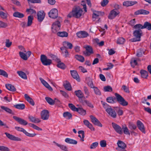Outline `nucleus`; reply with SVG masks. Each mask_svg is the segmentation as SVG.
<instances>
[{
  "label": "nucleus",
  "mask_w": 151,
  "mask_h": 151,
  "mask_svg": "<svg viewBox=\"0 0 151 151\" xmlns=\"http://www.w3.org/2000/svg\"><path fill=\"white\" fill-rule=\"evenodd\" d=\"M114 95L115 97L112 96L108 97L106 99L107 102L113 104L115 102V101L116 99L118 103L122 105L125 106L128 105V102L126 101L120 94L117 93H115Z\"/></svg>",
  "instance_id": "nucleus-1"
},
{
  "label": "nucleus",
  "mask_w": 151,
  "mask_h": 151,
  "mask_svg": "<svg viewBox=\"0 0 151 151\" xmlns=\"http://www.w3.org/2000/svg\"><path fill=\"white\" fill-rule=\"evenodd\" d=\"M141 25V24H137L134 26V28L136 30L133 33V35L134 37L129 40V41L131 42L139 41L140 40L142 34V31L141 29H143L140 27L139 25Z\"/></svg>",
  "instance_id": "nucleus-2"
},
{
  "label": "nucleus",
  "mask_w": 151,
  "mask_h": 151,
  "mask_svg": "<svg viewBox=\"0 0 151 151\" xmlns=\"http://www.w3.org/2000/svg\"><path fill=\"white\" fill-rule=\"evenodd\" d=\"M82 9L79 6L73 9L72 12H70L68 15V17L69 18L74 17L77 18H79L83 13Z\"/></svg>",
  "instance_id": "nucleus-3"
},
{
  "label": "nucleus",
  "mask_w": 151,
  "mask_h": 151,
  "mask_svg": "<svg viewBox=\"0 0 151 151\" xmlns=\"http://www.w3.org/2000/svg\"><path fill=\"white\" fill-rule=\"evenodd\" d=\"M40 60L42 64L45 65H50L52 63L51 60L47 58V57L44 55H41Z\"/></svg>",
  "instance_id": "nucleus-4"
},
{
  "label": "nucleus",
  "mask_w": 151,
  "mask_h": 151,
  "mask_svg": "<svg viewBox=\"0 0 151 151\" xmlns=\"http://www.w3.org/2000/svg\"><path fill=\"white\" fill-rule=\"evenodd\" d=\"M106 111L108 114L109 117L113 118H115L117 117V114L115 110L112 108L111 107H109L108 109L106 110Z\"/></svg>",
  "instance_id": "nucleus-5"
},
{
  "label": "nucleus",
  "mask_w": 151,
  "mask_h": 151,
  "mask_svg": "<svg viewBox=\"0 0 151 151\" xmlns=\"http://www.w3.org/2000/svg\"><path fill=\"white\" fill-rule=\"evenodd\" d=\"M86 51L83 52V54L86 56H90L93 53L92 47L89 45H86L84 47Z\"/></svg>",
  "instance_id": "nucleus-6"
},
{
  "label": "nucleus",
  "mask_w": 151,
  "mask_h": 151,
  "mask_svg": "<svg viewBox=\"0 0 151 151\" xmlns=\"http://www.w3.org/2000/svg\"><path fill=\"white\" fill-rule=\"evenodd\" d=\"M119 13V11L115 9L111 10L109 14L108 18L109 19H111L114 18Z\"/></svg>",
  "instance_id": "nucleus-7"
},
{
  "label": "nucleus",
  "mask_w": 151,
  "mask_h": 151,
  "mask_svg": "<svg viewBox=\"0 0 151 151\" xmlns=\"http://www.w3.org/2000/svg\"><path fill=\"white\" fill-rule=\"evenodd\" d=\"M15 128L18 131L22 132L26 136L28 137H33L36 135V134L35 133H29L27 132L24 129L19 127H15Z\"/></svg>",
  "instance_id": "nucleus-8"
},
{
  "label": "nucleus",
  "mask_w": 151,
  "mask_h": 151,
  "mask_svg": "<svg viewBox=\"0 0 151 151\" xmlns=\"http://www.w3.org/2000/svg\"><path fill=\"white\" fill-rule=\"evenodd\" d=\"M49 17L53 19L57 18L58 16V11L56 9H52L49 13Z\"/></svg>",
  "instance_id": "nucleus-9"
},
{
  "label": "nucleus",
  "mask_w": 151,
  "mask_h": 151,
  "mask_svg": "<svg viewBox=\"0 0 151 151\" xmlns=\"http://www.w3.org/2000/svg\"><path fill=\"white\" fill-rule=\"evenodd\" d=\"M41 116L42 119L43 120H47L49 117V113L47 110H43L41 113Z\"/></svg>",
  "instance_id": "nucleus-10"
},
{
  "label": "nucleus",
  "mask_w": 151,
  "mask_h": 151,
  "mask_svg": "<svg viewBox=\"0 0 151 151\" xmlns=\"http://www.w3.org/2000/svg\"><path fill=\"white\" fill-rule=\"evenodd\" d=\"M91 119V122L95 125L100 127H102V125L100 121L95 117L93 115H91L90 116Z\"/></svg>",
  "instance_id": "nucleus-11"
},
{
  "label": "nucleus",
  "mask_w": 151,
  "mask_h": 151,
  "mask_svg": "<svg viewBox=\"0 0 151 151\" xmlns=\"http://www.w3.org/2000/svg\"><path fill=\"white\" fill-rule=\"evenodd\" d=\"M112 125L113 127L116 132L120 134H123L122 128L118 125L113 122L112 123Z\"/></svg>",
  "instance_id": "nucleus-12"
},
{
  "label": "nucleus",
  "mask_w": 151,
  "mask_h": 151,
  "mask_svg": "<svg viewBox=\"0 0 151 151\" xmlns=\"http://www.w3.org/2000/svg\"><path fill=\"white\" fill-rule=\"evenodd\" d=\"M91 10L93 12L92 19L93 21H95L97 18L104 14V12H102L100 11H96L92 9H91Z\"/></svg>",
  "instance_id": "nucleus-13"
},
{
  "label": "nucleus",
  "mask_w": 151,
  "mask_h": 151,
  "mask_svg": "<svg viewBox=\"0 0 151 151\" xmlns=\"http://www.w3.org/2000/svg\"><path fill=\"white\" fill-rule=\"evenodd\" d=\"M117 144L118 146V147L116 148V150L126 148L127 147V145L126 144L121 140H119L117 143Z\"/></svg>",
  "instance_id": "nucleus-14"
},
{
  "label": "nucleus",
  "mask_w": 151,
  "mask_h": 151,
  "mask_svg": "<svg viewBox=\"0 0 151 151\" xmlns=\"http://www.w3.org/2000/svg\"><path fill=\"white\" fill-rule=\"evenodd\" d=\"M13 118L20 124L26 125L28 124L26 120L21 118L15 116H13Z\"/></svg>",
  "instance_id": "nucleus-15"
},
{
  "label": "nucleus",
  "mask_w": 151,
  "mask_h": 151,
  "mask_svg": "<svg viewBox=\"0 0 151 151\" xmlns=\"http://www.w3.org/2000/svg\"><path fill=\"white\" fill-rule=\"evenodd\" d=\"M45 16V13L43 11H40L37 13V19L40 22H42Z\"/></svg>",
  "instance_id": "nucleus-16"
},
{
  "label": "nucleus",
  "mask_w": 151,
  "mask_h": 151,
  "mask_svg": "<svg viewBox=\"0 0 151 151\" xmlns=\"http://www.w3.org/2000/svg\"><path fill=\"white\" fill-rule=\"evenodd\" d=\"M137 124L138 129L143 133H145V127L142 122L139 120H138L137 122Z\"/></svg>",
  "instance_id": "nucleus-17"
},
{
  "label": "nucleus",
  "mask_w": 151,
  "mask_h": 151,
  "mask_svg": "<svg viewBox=\"0 0 151 151\" xmlns=\"http://www.w3.org/2000/svg\"><path fill=\"white\" fill-rule=\"evenodd\" d=\"M5 134L6 135V136L7 138L11 140L17 141H20L21 140V139L20 138L16 137L6 132H5Z\"/></svg>",
  "instance_id": "nucleus-18"
},
{
  "label": "nucleus",
  "mask_w": 151,
  "mask_h": 151,
  "mask_svg": "<svg viewBox=\"0 0 151 151\" xmlns=\"http://www.w3.org/2000/svg\"><path fill=\"white\" fill-rule=\"evenodd\" d=\"M150 13L149 11L143 9H140L136 11L134 14L135 15L139 14L147 15Z\"/></svg>",
  "instance_id": "nucleus-19"
},
{
  "label": "nucleus",
  "mask_w": 151,
  "mask_h": 151,
  "mask_svg": "<svg viewBox=\"0 0 151 151\" xmlns=\"http://www.w3.org/2000/svg\"><path fill=\"white\" fill-rule=\"evenodd\" d=\"M77 36L80 38H83L87 37L88 35V33L85 31H80L78 32Z\"/></svg>",
  "instance_id": "nucleus-20"
},
{
  "label": "nucleus",
  "mask_w": 151,
  "mask_h": 151,
  "mask_svg": "<svg viewBox=\"0 0 151 151\" xmlns=\"http://www.w3.org/2000/svg\"><path fill=\"white\" fill-rule=\"evenodd\" d=\"M140 26L139 27L142 28H147L148 30H151V24L147 22H145L144 24V25H139Z\"/></svg>",
  "instance_id": "nucleus-21"
},
{
  "label": "nucleus",
  "mask_w": 151,
  "mask_h": 151,
  "mask_svg": "<svg viewBox=\"0 0 151 151\" xmlns=\"http://www.w3.org/2000/svg\"><path fill=\"white\" fill-rule=\"evenodd\" d=\"M70 73L73 78L76 79L78 81H80L79 76L76 71L74 70H71Z\"/></svg>",
  "instance_id": "nucleus-22"
},
{
  "label": "nucleus",
  "mask_w": 151,
  "mask_h": 151,
  "mask_svg": "<svg viewBox=\"0 0 151 151\" xmlns=\"http://www.w3.org/2000/svg\"><path fill=\"white\" fill-rule=\"evenodd\" d=\"M40 80L41 81L42 83L49 90L52 91V87L49 85V84L45 81L44 79L41 78H39Z\"/></svg>",
  "instance_id": "nucleus-23"
},
{
  "label": "nucleus",
  "mask_w": 151,
  "mask_h": 151,
  "mask_svg": "<svg viewBox=\"0 0 151 151\" xmlns=\"http://www.w3.org/2000/svg\"><path fill=\"white\" fill-rule=\"evenodd\" d=\"M137 3V2L136 1H127L123 3V5L124 6L127 7L133 5Z\"/></svg>",
  "instance_id": "nucleus-24"
},
{
  "label": "nucleus",
  "mask_w": 151,
  "mask_h": 151,
  "mask_svg": "<svg viewBox=\"0 0 151 151\" xmlns=\"http://www.w3.org/2000/svg\"><path fill=\"white\" fill-rule=\"evenodd\" d=\"M24 97L26 100L28 101L30 104L32 106H34L35 105V103L32 99L30 97L29 95L27 94H24Z\"/></svg>",
  "instance_id": "nucleus-25"
},
{
  "label": "nucleus",
  "mask_w": 151,
  "mask_h": 151,
  "mask_svg": "<svg viewBox=\"0 0 151 151\" xmlns=\"http://www.w3.org/2000/svg\"><path fill=\"white\" fill-rule=\"evenodd\" d=\"M74 93L75 95L78 98V99L80 98L85 99L83 93L81 90L76 91H75Z\"/></svg>",
  "instance_id": "nucleus-26"
},
{
  "label": "nucleus",
  "mask_w": 151,
  "mask_h": 151,
  "mask_svg": "<svg viewBox=\"0 0 151 151\" xmlns=\"http://www.w3.org/2000/svg\"><path fill=\"white\" fill-rule=\"evenodd\" d=\"M63 47H65L66 49H71L73 48L72 44L71 43L67 41H65L63 42Z\"/></svg>",
  "instance_id": "nucleus-27"
},
{
  "label": "nucleus",
  "mask_w": 151,
  "mask_h": 151,
  "mask_svg": "<svg viewBox=\"0 0 151 151\" xmlns=\"http://www.w3.org/2000/svg\"><path fill=\"white\" fill-rule=\"evenodd\" d=\"M65 141L68 143L73 145H76L78 142L76 140L68 138H66Z\"/></svg>",
  "instance_id": "nucleus-28"
},
{
  "label": "nucleus",
  "mask_w": 151,
  "mask_h": 151,
  "mask_svg": "<svg viewBox=\"0 0 151 151\" xmlns=\"http://www.w3.org/2000/svg\"><path fill=\"white\" fill-rule=\"evenodd\" d=\"M28 119L31 122L35 123H39L40 122V120L39 119L35 117L32 116H29Z\"/></svg>",
  "instance_id": "nucleus-29"
},
{
  "label": "nucleus",
  "mask_w": 151,
  "mask_h": 151,
  "mask_svg": "<svg viewBox=\"0 0 151 151\" xmlns=\"http://www.w3.org/2000/svg\"><path fill=\"white\" fill-rule=\"evenodd\" d=\"M1 108L8 113L14 114V113L12 110L7 107L4 106H1Z\"/></svg>",
  "instance_id": "nucleus-30"
},
{
  "label": "nucleus",
  "mask_w": 151,
  "mask_h": 151,
  "mask_svg": "<svg viewBox=\"0 0 151 151\" xmlns=\"http://www.w3.org/2000/svg\"><path fill=\"white\" fill-rule=\"evenodd\" d=\"M140 73L141 77L145 78H147L148 76V73L147 71L143 70H140Z\"/></svg>",
  "instance_id": "nucleus-31"
},
{
  "label": "nucleus",
  "mask_w": 151,
  "mask_h": 151,
  "mask_svg": "<svg viewBox=\"0 0 151 151\" xmlns=\"http://www.w3.org/2000/svg\"><path fill=\"white\" fill-rule=\"evenodd\" d=\"M6 88L9 90L14 92L16 91V89L13 85L10 84H6Z\"/></svg>",
  "instance_id": "nucleus-32"
},
{
  "label": "nucleus",
  "mask_w": 151,
  "mask_h": 151,
  "mask_svg": "<svg viewBox=\"0 0 151 151\" xmlns=\"http://www.w3.org/2000/svg\"><path fill=\"white\" fill-rule=\"evenodd\" d=\"M60 49L62 51L63 54L64 55L65 57H67L68 56L69 54L67 49L65 48V47H60Z\"/></svg>",
  "instance_id": "nucleus-33"
},
{
  "label": "nucleus",
  "mask_w": 151,
  "mask_h": 151,
  "mask_svg": "<svg viewBox=\"0 0 151 151\" xmlns=\"http://www.w3.org/2000/svg\"><path fill=\"white\" fill-rule=\"evenodd\" d=\"M17 74L22 78L27 79V76L26 73L22 71H18L17 72Z\"/></svg>",
  "instance_id": "nucleus-34"
},
{
  "label": "nucleus",
  "mask_w": 151,
  "mask_h": 151,
  "mask_svg": "<svg viewBox=\"0 0 151 151\" xmlns=\"http://www.w3.org/2000/svg\"><path fill=\"white\" fill-rule=\"evenodd\" d=\"M13 16L15 17L19 18H22L24 16L23 14L17 12H14L13 13Z\"/></svg>",
  "instance_id": "nucleus-35"
},
{
  "label": "nucleus",
  "mask_w": 151,
  "mask_h": 151,
  "mask_svg": "<svg viewBox=\"0 0 151 151\" xmlns=\"http://www.w3.org/2000/svg\"><path fill=\"white\" fill-rule=\"evenodd\" d=\"M130 63L132 66L133 68L134 67L135 65L137 64V58H132L130 60Z\"/></svg>",
  "instance_id": "nucleus-36"
},
{
  "label": "nucleus",
  "mask_w": 151,
  "mask_h": 151,
  "mask_svg": "<svg viewBox=\"0 0 151 151\" xmlns=\"http://www.w3.org/2000/svg\"><path fill=\"white\" fill-rule=\"evenodd\" d=\"M76 111L83 115H85L86 114V111L83 109L82 108H78Z\"/></svg>",
  "instance_id": "nucleus-37"
},
{
  "label": "nucleus",
  "mask_w": 151,
  "mask_h": 151,
  "mask_svg": "<svg viewBox=\"0 0 151 151\" xmlns=\"http://www.w3.org/2000/svg\"><path fill=\"white\" fill-rule=\"evenodd\" d=\"M33 19V17L32 16L30 15L28 17L27 26H30L32 24V21Z\"/></svg>",
  "instance_id": "nucleus-38"
},
{
  "label": "nucleus",
  "mask_w": 151,
  "mask_h": 151,
  "mask_svg": "<svg viewBox=\"0 0 151 151\" xmlns=\"http://www.w3.org/2000/svg\"><path fill=\"white\" fill-rule=\"evenodd\" d=\"M78 133L79 134L78 135V137L81 138V140L82 141H84V133L83 131L80 130L79 131Z\"/></svg>",
  "instance_id": "nucleus-39"
},
{
  "label": "nucleus",
  "mask_w": 151,
  "mask_h": 151,
  "mask_svg": "<svg viewBox=\"0 0 151 151\" xmlns=\"http://www.w3.org/2000/svg\"><path fill=\"white\" fill-rule=\"evenodd\" d=\"M60 27L58 26L52 25L51 28L52 32L54 33H57L59 30Z\"/></svg>",
  "instance_id": "nucleus-40"
},
{
  "label": "nucleus",
  "mask_w": 151,
  "mask_h": 151,
  "mask_svg": "<svg viewBox=\"0 0 151 151\" xmlns=\"http://www.w3.org/2000/svg\"><path fill=\"white\" fill-rule=\"evenodd\" d=\"M45 99L47 102L50 105H53L54 104V100L50 97H46L45 98Z\"/></svg>",
  "instance_id": "nucleus-41"
},
{
  "label": "nucleus",
  "mask_w": 151,
  "mask_h": 151,
  "mask_svg": "<svg viewBox=\"0 0 151 151\" xmlns=\"http://www.w3.org/2000/svg\"><path fill=\"white\" fill-rule=\"evenodd\" d=\"M19 54L20 57L24 60H27L28 57L27 55L23 52H19Z\"/></svg>",
  "instance_id": "nucleus-42"
},
{
  "label": "nucleus",
  "mask_w": 151,
  "mask_h": 151,
  "mask_svg": "<svg viewBox=\"0 0 151 151\" xmlns=\"http://www.w3.org/2000/svg\"><path fill=\"white\" fill-rule=\"evenodd\" d=\"M14 107L17 109H24L25 106L24 104H18L14 105Z\"/></svg>",
  "instance_id": "nucleus-43"
},
{
  "label": "nucleus",
  "mask_w": 151,
  "mask_h": 151,
  "mask_svg": "<svg viewBox=\"0 0 151 151\" xmlns=\"http://www.w3.org/2000/svg\"><path fill=\"white\" fill-rule=\"evenodd\" d=\"M75 57L77 60L81 62H84L85 60L84 58L81 55H75Z\"/></svg>",
  "instance_id": "nucleus-44"
},
{
  "label": "nucleus",
  "mask_w": 151,
  "mask_h": 151,
  "mask_svg": "<svg viewBox=\"0 0 151 151\" xmlns=\"http://www.w3.org/2000/svg\"><path fill=\"white\" fill-rule=\"evenodd\" d=\"M57 35L59 36L62 37H67L68 36V33L65 32H59L57 33Z\"/></svg>",
  "instance_id": "nucleus-45"
},
{
  "label": "nucleus",
  "mask_w": 151,
  "mask_h": 151,
  "mask_svg": "<svg viewBox=\"0 0 151 151\" xmlns=\"http://www.w3.org/2000/svg\"><path fill=\"white\" fill-rule=\"evenodd\" d=\"M63 116L65 117H66L68 119L71 118L72 115L71 113L68 112H65L63 114Z\"/></svg>",
  "instance_id": "nucleus-46"
},
{
  "label": "nucleus",
  "mask_w": 151,
  "mask_h": 151,
  "mask_svg": "<svg viewBox=\"0 0 151 151\" xmlns=\"http://www.w3.org/2000/svg\"><path fill=\"white\" fill-rule=\"evenodd\" d=\"M104 90L105 92H111L112 91V88L111 86H107L104 87Z\"/></svg>",
  "instance_id": "nucleus-47"
},
{
  "label": "nucleus",
  "mask_w": 151,
  "mask_h": 151,
  "mask_svg": "<svg viewBox=\"0 0 151 151\" xmlns=\"http://www.w3.org/2000/svg\"><path fill=\"white\" fill-rule=\"evenodd\" d=\"M122 128L123 130L124 133V134H128L129 135L130 134V133L129 132V129L127 126L124 127V126L123 125L122 126Z\"/></svg>",
  "instance_id": "nucleus-48"
},
{
  "label": "nucleus",
  "mask_w": 151,
  "mask_h": 151,
  "mask_svg": "<svg viewBox=\"0 0 151 151\" xmlns=\"http://www.w3.org/2000/svg\"><path fill=\"white\" fill-rule=\"evenodd\" d=\"M58 62V63L57 65V66L58 68L62 69H64L65 68V66L64 63L61 62L60 60Z\"/></svg>",
  "instance_id": "nucleus-49"
},
{
  "label": "nucleus",
  "mask_w": 151,
  "mask_h": 151,
  "mask_svg": "<svg viewBox=\"0 0 151 151\" xmlns=\"http://www.w3.org/2000/svg\"><path fill=\"white\" fill-rule=\"evenodd\" d=\"M125 39L124 38L120 37L117 40V43L119 44H122L125 42Z\"/></svg>",
  "instance_id": "nucleus-50"
},
{
  "label": "nucleus",
  "mask_w": 151,
  "mask_h": 151,
  "mask_svg": "<svg viewBox=\"0 0 151 151\" xmlns=\"http://www.w3.org/2000/svg\"><path fill=\"white\" fill-rule=\"evenodd\" d=\"M0 75H2L6 78L8 77V74L7 72L2 69H0Z\"/></svg>",
  "instance_id": "nucleus-51"
},
{
  "label": "nucleus",
  "mask_w": 151,
  "mask_h": 151,
  "mask_svg": "<svg viewBox=\"0 0 151 151\" xmlns=\"http://www.w3.org/2000/svg\"><path fill=\"white\" fill-rule=\"evenodd\" d=\"M62 20V18H61V17H60L59 20L60 21L58 20L54 22V23H53L52 25H55L56 26H58V27H60L61 25L60 24V21H61Z\"/></svg>",
  "instance_id": "nucleus-52"
},
{
  "label": "nucleus",
  "mask_w": 151,
  "mask_h": 151,
  "mask_svg": "<svg viewBox=\"0 0 151 151\" xmlns=\"http://www.w3.org/2000/svg\"><path fill=\"white\" fill-rule=\"evenodd\" d=\"M128 126L129 128L131 130H135L137 128L136 125L132 123H129Z\"/></svg>",
  "instance_id": "nucleus-53"
},
{
  "label": "nucleus",
  "mask_w": 151,
  "mask_h": 151,
  "mask_svg": "<svg viewBox=\"0 0 151 151\" xmlns=\"http://www.w3.org/2000/svg\"><path fill=\"white\" fill-rule=\"evenodd\" d=\"M64 87L65 89L68 91H71L72 89L71 86L69 83H67L64 85Z\"/></svg>",
  "instance_id": "nucleus-54"
},
{
  "label": "nucleus",
  "mask_w": 151,
  "mask_h": 151,
  "mask_svg": "<svg viewBox=\"0 0 151 151\" xmlns=\"http://www.w3.org/2000/svg\"><path fill=\"white\" fill-rule=\"evenodd\" d=\"M69 107L73 111H76L78 108H76L75 106L72 104H68Z\"/></svg>",
  "instance_id": "nucleus-55"
},
{
  "label": "nucleus",
  "mask_w": 151,
  "mask_h": 151,
  "mask_svg": "<svg viewBox=\"0 0 151 151\" xmlns=\"http://www.w3.org/2000/svg\"><path fill=\"white\" fill-rule=\"evenodd\" d=\"M29 4L30 2L32 3H41V0H27Z\"/></svg>",
  "instance_id": "nucleus-56"
},
{
  "label": "nucleus",
  "mask_w": 151,
  "mask_h": 151,
  "mask_svg": "<svg viewBox=\"0 0 151 151\" xmlns=\"http://www.w3.org/2000/svg\"><path fill=\"white\" fill-rule=\"evenodd\" d=\"M99 145V143L97 142H96L92 143L90 146L91 149H93L97 147Z\"/></svg>",
  "instance_id": "nucleus-57"
},
{
  "label": "nucleus",
  "mask_w": 151,
  "mask_h": 151,
  "mask_svg": "<svg viewBox=\"0 0 151 151\" xmlns=\"http://www.w3.org/2000/svg\"><path fill=\"white\" fill-rule=\"evenodd\" d=\"M81 5L83 6V9L84 12H87V7L85 1H82L81 2Z\"/></svg>",
  "instance_id": "nucleus-58"
},
{
  "label": "nucleus",
  "mask_w": 151,
  "mask_h": 151,
  "mask_svg": "<svg viewBox=\"0 0 151 151\" xmlns=\"http://www.w3.org/2000/svg\"><path fill=\"white\" fill-rule=\"evenodd\" d=\"M49 56L53 60H55L57 62H58L59 61V60L57 58V57L55 55L52 54H50L49 55Z\"/></svg>",
  "instance_id": "nucleus-59"
},
{
  "label": "nucleus",
  "mask_w": 151,
  "mask_h": 151,
  "mask_svg": "<svg viewBox=\"0 0 151 151\" xmlns=\"http://www.w3.org/2000/svg\"><path fill=\"white\" fill-rule=\"evenodd\" d=\"M101 102L103 105V107L105 109V110L106 109H108L109 107H111V106H109L108 104L106 103L105 102L103 101H101Z\"/></svg>",
  "instance_id": "nucleus-60"
},
{
  "label": "nucleus",
  "mask_w": 151,
  "mask_h": 151,
  "mask_svg": "<svg viewBox=\"0 0 151 151\" xmlns=\"http://www.w3.org/2000/svg\"><path fill=\"white\" fill-rule=\"evenodd\" d=\"M8 26V24L1 21H0V28H6Z\"/></svg>",
  "instance_id": "nucleus-61"
},
{
  "label": "nucleus",
  "mask_w": 151,
  "mask_h": 151,
  "mask_svg": "<svg viewBox=\"0 0 151 151\" xmlns=\"http://www.w3.org/2000/svg\"><path fill=\"white\" fill-rule=\"evenodd\" d=\"M100 144L101 147H105L106 145V142L104 140L101 141L100 142Z\"/></svg>",
  "instance_id": "nucleus-62"
},
{
  "label": "nucleus",
  "mask_w": 151,
  "mask_h": 151,
  "mask_svg": "<svg viewBox=\"0 0 151 151\" xmlns=\"http://www.w3.org/2000/svg\"><path fill=\"white\" fill-rule=\"evenodd\" d=\"M122 89L125 91V92L127 93H129V88L128 87L124 85H123L122 86Z\"/></svg>",
  "instance_id": "nucleus-63"
},
{
  "label": "nucleus",
  "mask_w": 151,
  "mask_h": 151,
  "mask_svg": "<svg viewBox=\"0 0 151 151\" xmlns=\"http://www.w3.org/2000/svg\"><path fill=\"white\" fill-rule=\"evenodd\" d=\"M0 150L1 151H10V150L7 147L0 146Z\"/></svg>",
  "instance_id": "nucleus-64"
}]
</instances>
